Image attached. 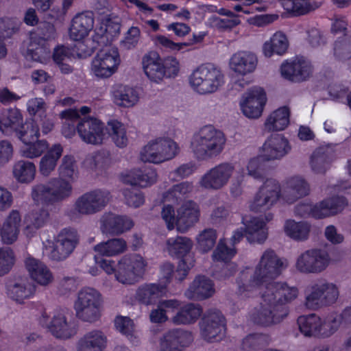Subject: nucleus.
<instances>
[{
  "label": "nucleus",
  "mask_w": 351,
  "mask_h": 351,
  "mask_svg": "<svg viewBox=\"0 0 351 351\" xmlns=\"http://www.w3.org/2000/svg\"><path fill=\"white\" fill-rule=\"evenodd\" d=\"M94 27L93 14L83 12L74 16L69 29V37L73 40L80 41L85 38Z\"/></svg>",
  "instance_id": "obj_29"
},
{
  "label": "nucleus",
  "mask_w": 351,
  "mask_h": 351,
  "mask_svg": "<svg viewBox=\"0 0 351 351\" xmlns=\"http://www.w3.org/2000/svg\"><path fill=\"white\" fill-rule=\"evenodd\" d=\"M339 295L337 285L325 278H319L306 287L304 304L312 310L331 306L337 302Z\"/></svg>",
  "instance_id": "obj_7"
},
{
  "label": "nucleus",
  "mask_w": 351,
  "mask_h": 351,
  "mask_svg": "<svg viewBox=\"0 0 351 351\" xmlns=\"http://www.w3.org/2000/svg\"><path fill=\"white\" fill-rule=\"evenodd\" d=\"M217 237L215 230L213 228L204 229L197 236V247L202 252L210 251L214 247Z\"/></svg>",
  "instance_id": "obj_59"
},
{
  "label": "nucleus",
  "mask_w": 351,
  "mask_h": 351,
  "mask_svg": "<svg viewBox=\"0 0 351 351\" xmlns=\"http://www.w3.org/2000/svg\"><path fill=\"white\" fill-rule=\"evenodd\" d=\"M193 245L192 240L186 237L177 236L171 237L166 240L164 250L169 255L176 258H183L178 265V272L181 273L182 277L180 280H182L187 275L189 270L193 267L194 260L191 256H185Z\"/></svg>",
  "instance_id": "obj_15"
},
{
  "label": "nucleus",
  "mask_w": 351,
  "mask_h": 351,
  "mask_svg": "<svg viewBox=\"0 0 351 351\" xmlns=\"http://www.w3.org/2000/svg\"><path fill=\"white\" fill-rule=\"evenodd\" d=\"M224 83L225 77L221 69L211 64L200 65L189 77V84L193 90L203 95L219 91Z\"/></svg>",
  "instance_id": "obj_8"
},
{
  "label": "nucleus",
  "mask_w": 351,
  "mask_h": 351,
  "mask_svg": "<svg viewBox=\"0 0 351 351\" xmlns=\"http://www.w3.org/2000/svg\"><path fill=\"white\" fill-rule=\"evenodd\" d=\"M226 137L213 125H204L191 138L190 147L195 158L207 160L219 156L224 149Z\"/></svg>",
  "instance_id": "obj_5"
},
{
  "label": "nucleus",
  "mask_w": 351,
  "mask_h": 351,
  "mask_svg": "<svg viewBox=\"0 0 351 351\" xmlns=\"http://www.w3.org/2000/svg\"><path fill=\"white\" fill-rule=\"evenodd\" d=\"M49 49L44 40H38L37 42L36 38H32L31 43L26 53L27 59L43 62L49 57Z\"/></svg>",
  "instance_id": "obj_53"
},
{
  "label": "nucleus",
  "mask_w": 351,
  "mask_h": 351,
  "mask_svg": "<svg viewBox=\"0 0 351 351\" xmlns=\"http://www.w3.org/2000/svg\"><path fill=\"white\" fill-rule=\"evenodd\" d=\"M106 130L114 143L120 148L126 147L128 144V137L125 126L117 120L108 121Z\"/></svg>",
  "instance_id": "obj_51"
},
{
  "label": "nucleus",
  "mask_w": 351,
  "mask_h": 351,
  "mask_svg": "<svg viewBox=\"0 0 351 351\" xmlns=\"http://www.w3.org/2000/svg\"><path fill=\"white\" fill-rule=\"evenodd\" d=\"M125 203L130 207L138 208L145 202L143 193L134 187L124 189L122 191Z\"/></svg>",
  "instance_id": "obj_61"
},
{
  "label": "nucleus",
  "mask_w": 351,
  "mask_h": 351,
  "mask_svg": "<svg viewBox=\"0 0 351 351\" xmlns=\"http://www.w3.org/2000/svg\"><path fill=\"white\" fill-rule=\"evenodd\" d=\"M120 28L121 25L119 23L110 20L106 21L95 29L93 40L99 46H107L119 34Z\"/></svg>",
  "instance_id": "obj_39"
},
{
  "label": "nucleus",
  "mask_w": 351,
  "mask_h": 351,
  "mask_svg": "<svg viewBox=\"0 0 351 351\" xmlns=\"http://www.w3.org/2000/svg\"><path fill=\"white\" fill-rule=\"evenodd\" d=\"M25 268L35 282L42 287L51 285L54 280L53 275L49 268L42 261L33 257H27L25 260Z\"/></svg>",
  "instance_id": "obj_30"
},
{
  "label": "nucleus",
  "mask_w": 351,
  "mask_h": 351,
  "mask_svg": "<svg viewBox=\"0 0 351 351\" xmlns=\"http://www.w3.org/2000/svg\"><path fill=\"white\" fill-rule=\"evenodd\" d=\"M193 341L191 332L174 328L164 333L160 339V347L162 351H182L179 348L188 347Z\"/></svg>",
  "instance_id": "obj_27"
},
{
  "label": "nucleus",
  "mask_w": 351,
  "mask_h": 351,
  "mask_svg": "<svg viewBox=\"0 0 351 351\" xmlns=\"http://www.w3.org/2000/svg\"><path fill=\"white\" fill-rule=\"evenodd\" d=\"M266 103V95L261 87H254L244 93L240 101L243 114L250 119H257L262 114Z\"/></svg>",
  "instance_id": "obj_23"
},
{
  "label": "nucleus",
  "mask_w": 351,
  "mask_h": 351,
  "mask_svg": "<svg viewBox=\"0 0 351 351\" xmlns=\"http://www.w3.org/2000/svg\"><path fill=\"white\" fill-rule=\"evenodd\" d=\"M243 224L245 236L250 243H263L267 239V228L262 217H244Z\"/></svg>",
  "instance_id": "obj_32"
},
{
  "label": "nucleus",
  "mask_w": 351,
  "mask_h": 351,
  "mask_svg": "<svg viewBox=\"0 0 351 351\" xmlns=\"http://www.w3.org/2000/svg\"><path fill=\"white\" fill-rule=\"evenodd\" d=\"M36 172V165L28 160H18L12 166V175L19 183H31L35 179Z\"/></svg>",
  "instance_id": "obj_46"
},
{
  "label": "nucleus",
  "mask_w": 351,
  "mask_h": 351,
  "mask_svg": "<svg viewBox=\"0 0 351 351\" xmlns=\"http://www.w3.org/2000/svg\"><path fill=\"white\" fill-rule=\"evenodd\" d=\"M59 178L51 179L47 184L38 183L32 186L31 197L34 202L53 205L71 196L72 182L78 177V166L75 158L64 156L58 167Z\"/></svg>",
  "instance_id": "obj_3"
},
{
  "label": "nucleus",
  "mask_w": 351,
  "mask_h": 351,
  "mask_svg": "<svg viewBox=\"0 0 351 351\" xmlns=\"http://www.w3.org/2000/svg\"><path fill=\"white\" fill-rule=\"evenodd\" d=\"M36 286L27 277L10 278L5 283V293L11 300L19 304L34 296Z\"/></svg>",
  "instance_id": "obj_24"
},
{
  "label": "nucleus",
  "mask_w": 351,
  "mask_h": 351,
  "mask_svg": "<svg viewBox=\"0 0 351 351\" xmlns=\"http://www.w3.org/2000/svg\"><path fill=\"white\" fill-rule=\"evenodd\" d=\"M120 62L117 48L101 49L92 61L91 71L97 77L107 78L117 71Z\"/></svg>",
  "instance_id": "obj_20"
},
{
  "label": "nucleus",
  "mask_w": 351,
  "mask_h": 351,
  "mask_svg": "<svg viewBox=\"0 0 351 351\" xmlns=\"http://www.w3.org/2000/svg\"><path fill=\"white\" fill-rule=\"evenodd\" d=\"M300 332L306 337H319L321 317L316 314L300 316L298 319Z\"/></svg>",
  "instance_id": "obj_52"
},
{
  "label": "nucleus",
  "mask_w": 351,
  "mask_h": 351,
  "mask_svg": "<svg viewBox=\"0 0 351 351\" xmlns=\"http://www.w3.org/2000/svg\"><path fill=\"white\" fill-rule=\"evenodd\" d=\"M298 296V289L285 282H271L266 285L261 293V300L250 313L254 324L269 327L282 322L289 315L287 304Z\"/></svg>",
  "instance_id": "obj_1"
},
{
  "label": "nucleus",
  "mask_w": 351,
  "mask_h": 351,
  "mask_svg": "<svg viewBox=\"0 0 351 351\" xmlns=\"http://www.w3.org/2000/svg\"><path fill=\"white\" fill-rule=\"evenodd\" d=\"M234 172L230 162H221L207 171L199 179V186L207 190H219L229 182Z\"/></svg>",
  "instance_id": "obj_19"
},
{
  "label": "nucleus",
  "mask_w": 351,
  "mask_h": 351,
  "mask_svg": "<svg viewBox=\"0 0 351 351\" xmlns=\"http://www.w3.org/2000/svg\"><path fill=\"white\" fill-rule=\"evenodd\" d=\"M142 64L145 75L152 82L158 84L166 78L162 60L157 52L146 53L143 58Z\"/></svg>",
  "instance_id": "obj_33"
},
{
  "label": "nucleus",
  "mask_w": 351,
  "mask_h": 351,
  "mask_svg": "<svg viewBox=\"0 0 351 351\" xmlns=\"http://www.w3.org/2000/svg\"><path fill=\"white\" fill-rule=\"evenodd\" d=\"M178 153V145L172 139L157 138L144 146L140 158L145 162L159 164L173 158Z\"/></svg>",
  "instance_id": "obj_11"
},
{
  "label": "nucleus",
  "mask_w": 351,
  "mask_h": 351,
  "mask_svg": "<svg viewBox=\"0 0 351 351\" xmlns=\"http://www.w3.org/2000/svg\"><path fill=\"white\" fill-rule=\"evenodd\" d=\"M283 230L285 234L296 241H304L308 239L311 226L305 221L297 222L293 219L285 221Z\"/></svg>",
  "instance_id": "obj_47"
},
{
  "label": "nucleus",
  "mask_w": 351,
  "mask_h": 351,
  "mask_svg": "<svg viewBox=\"0 0 351 351\" xmlns=\"http://www.w3.org/2000/svg\"><path fill=\"white\" fill-rule=\"evenodd\" d=\"M61 118L64 119L62 123V133L66 138H71L77 131L75 121L78 119V112L75 108H69L60 113Z\"/></svg>",
  "instance_id": "obj_56"
},
{
  "label": "nucleus",
  "mask_w": 351,
  "mask_h": 351,
  "mask_svg": "<svg viewBox=\"0 0 351 351\" xmlns=\"http://www.w3.org/2000/svg\"><path fill=\"white\" fill-rule=\"evenodd\" d=\"M330 254L324 250L313 248L304 251L295 259V268L300 274H320L332 263Z\"/></svg>",
  "instance_id": "obj_10"
},
{
  "label": "nucleus",
  "mask_w": 351,
  "mask_h": 351,
  "mask_svg": "<svg viewBox=\"0 0 351 351\" xmlns=\"http://www.w3.org/2000/svg\"><path fill=\"white\" fill-rule=\"evenodd\" d=\"M63 148L60 144H54L41 158L39 162V172L44 177L49 176L55 170L58 160L61 157Z\"/></svg>",
  "instance_id": "obj_44"
},
{
  "label": "nucleus",
  "mask_w": 351,
  "mask_h": 351,
  "mask_svg": "<svg viewBox=\"0 0 351 351\" xmlns=\"http://www.w3.org/2000/svg\"><path fill=\"white\" fill-rule=\"evenodd\" d=\"M73 308L75 316L80 320L90 324L95 323L101 316L102 295L95 289L84 288L77 293Z\"/></svg>",
  "instance_id": "obj_9"
},
{
  "label": "nucleus",
  "mask_w": 351,
  "mask_h": 351,
  "mask_svg": "<svg viewBox=\"0 0 351 351\" xmlns=\"http://www.w3.org/2000/svg\"><path fill=\"white\" fill-rule=\"evenodd\" d=\"M49 211L45 208L35 209L29 213L27 217V222L28 227L32 226L36 229H38L43 226L49 220Z\"/></svg>",
  "instance_id": "obj_62"
},
{
  "label": "nucleus",
  "mask_w": 351,
  "mask_h": 351,
  "mask_svg": "<svg viewBox=\"0 0 351 351\" xmlns=\"http://www.w3.org/2000/svg\"><path fill=\"white\" fill-rule=\"evenodd\" d=\"M147 265L139 254L125 255L117 264L116 280L123 285H134L143 278Z\"/></svg>",
  "instance_id": "obj_13"
},
{
  "label": "nucleus",
  "mask_w": 351,
  "mask_h": 351,
  "mask_svg": "<svg viewBox=\"0 0 351 351\" xmlns=\"http://www.w3.org/2000/svg\"><path fill=\"white\" fill-rule=\"evenodd\" d=\"M21 149L23 157L33 159L40 156L48 148L49 144L45 140H36L32 143H25Z\"/></svg>",
  "instance_id": "obj_58"
},
{
  "label": "nucleus",
  "mask_w": 351,
  "mask_h": 351,
  "mask_svg": "<svg viewBox=\"0 0 351 351\" xmlns=\"http://www.w3.org/2000/svg\"><path fill=\"white\" fill-rule=\"evenodd\" d=\"M200 335L208 342L221 340L226 330V319L217 309L206 311L199 323Z\"/></svg>",
  "instance_id": "obj_17"
},
{
  "label": "nucleus",
  "mask_w": 351,
  "mask_h": 351,
  "mask_svg": "<svg viewBox=\"0 0 351 351\" xmlns=\"http://www.w3.org/2000/svg\"><path fill=\"white\" fill-rule=\"evenodd\" d=\"M106 337L97 330L86 332L77 344V351H103L106 345Z\"/></svg>",
  "instance_id": "obj_37"
},
{
  "label": "nucleus",
  "mask_w": 351,
  "mask_h": 351,
  "mask_svg": "<svg viewBox=\"0 0 351 351\" xmlns=\"http://www.w3.org/2000/svg\"><path fill=\"white\" fill-rule=\"evenodd\" d=\"M20 28V22L16 19L0 18V38L6 40L17 34Z\"/></svg>",
  "instance_id": "obj_60"
},
{
  "label": "nucleus",
  "mask_w": 351,
  "mask_h": 351,
  "mask_svg": "<svg viewBox=\"0 0 351 351\" xmlns=\"http://www.w3.org/2000/svg\"><path fill=\"white\" fill-rule=\"evenodd\" d=\"M23 123V116L17 108H10L0 118V130L7 135L16 133Z\"/></svg>",
  "instance_id": "obj_45"
},
{
  "label": "nucleus",
  "mask_w": 351,
  "mask_h": 351,
  "mask_svg": "<svg viewBox=\"0 0 351 351\" xmlns=\"http://www.w3.org/2000/svg\"><path fill=\"white\" fill-rule=\"evenodd\" d=\"M281 4L288 12L294 16H301L318 8L320 5L313 0H280Z\"/></svg>",
  "instance_id": "obj_49"
},
{
  "label": "nucleus",
  "mask_w": 351,
  "mask_h": 351,
  "mask_svg": "<svg viewBox=\"0 0 351 351\" xmlns=\"http://www.w3.org/2000/svg\"><path fill=\"white\" fill-rule=\"evenodd\" d=\"M157 173L154 169L145 167L134 169L123 175L122 180L124 183L132 186L147 187L157 181Z\"/></svg>",
  "instance_id": "obj_34"
},
{
  "label": "nucleus",
  "mask_w": 351,
  "mask_h": 351,
  "mask_svg": "<svg viewBox=\"0 0 351 351\" xmlns=\"http://www.w3.org/2000/svg\"><path fill=\"white\" fill-rule=\"evenodd\" d=\"M289 47V40L282 32L274 33L269 40L263 45V53L267 58H271L274 54L284 55Z\"/></svg>",
  "instance_id": "obj_42"
},
{
  "label": "nucleus",
  "mask_w": 351,
  "mask_h": 351,
  "mask_svg": "<svg viewBox=\"0 0 351 351\" xmlns=\"http://www.w3.org/2000/svg\"><path fill=\"white\" fill-rule=\"evenodd\" d=\"M334 53L339 60H350L351 58V37L337 40L335 44Z\"/></svg>",
  "instance_id": "obj_64"
},
{
  "label": "nucleus",
  "mask_w": 351,
  "mask_h": 351,
  "mask_svg": "<svg viewBox=\"0 0 351 351\" xmlns=\"http://www.w3.org/2000/svg\"><path fill=\"white\" fill-rule=\"evenodd\" d=\"M202 313L199 304L188 303L180 306L177 313L171 318L174 325H189L197 322Z\"/></svg>",
  "instance_id": "obj_38"
},
{
  "label": "nucleus",
  "mask_w": 351,
  "mask_h": 351,
  "mask_svg": "<svg viewBox=\"0 0 351 351\" xmlns=\"http://www.w3.org/2000/svg\"><path fill=\"white\" fill-rule=\"evenodd\" d=\"M341 325V319L337 314L332 313L321 318V326L319 330V337L327 338L331 337L339 329Z\"/></svg>",
  "instance_id": "obj_57"
},
{
  "label": "nucleus",
  "mask_w": 351,
  "mask_h": 351,
  "mask_svg": "<svg viewBox=\"0 0 351 351\" xmlns=\"http://www.w3.org/2000/svg\"><path fill=\"white\" fill-rule=\"evenodd\" d=\"M100 222L102 233L110 236L120 235L134 226V222L130 217L112 213H104Z\"/></svg>",
  "instance_id": "obj_25"
},
{
  "label": "nucleus",
  "mask_w": 351,
  "mask_h": 351,
  "mask_svg": "<svg viewBox=\"0 0 351 351\" xmlns=\"http://www.w3.org/2000/svg\"><path fill=\"white\" fill-rule=\"evenodd\" d=\"M140 97L139 90L129 86H119L113 91L114 102L123 108L134 107L139 101Z\"/></svg>",
  "instance_id": "obj_40"
},
{
  "label": "nucleus",
  "mask_w": 351,
  "mask_h": 351,
  "mask_svg": "<svg viewBox=\"0 0 351 351\" xmlns=\"http://www.w3.org/2000/svg\"><path fill=\"white\" fill-rule=\"evenodd\" d=\"M288 141L281 134L269 137L262 146L261 157L266 161L280 160L290 151Z\"/></svg>",
  "instance_id": "obj_26"
},
{
  "label": "nucleus",
  "mask_w": 351,
  "mask_h": 351,
  "mask_svg": "<svg viewBox=\"0 0 351 351\" xmlns=\"http://www.w3.org/2000/svg\"><path fill=\"white\" fill-rule=\"evenodd\" d=\"M332 151L328 147L316 149L311 155L310 165L315 173H324L328 169L332 160Z\"/></svg>",
  "instance_id": "obj_48"
},
{
  "label": "nucleus",
  "mask_w": 351,
  "mask_h": 351,
  "mask_svg": "<svg viewBox=\"0 0 351 351\" xmlns=\"http://www.w3.org/2000/svg\"><path fill=\"white\" fill-rule=\"evenodd\" d=\"M15 134L24 144L32 143L39 137V127L34 120L28 121L21 125Z\"/></svg>",
  "instance_id": "obj_55"
},
{
  "label": "nucleus",
  "mask_w": 351,
  "mask_h": 351,
  "mask_svg": "<svg viewBox=\"0 0 351 351\" xmlns=\"http://www.w3.org/2000/svg\"><path fill=\"white\" fill-rule=\"evenodd\" d=\"M282 76L292 82L306 80L312 73L309 62L304 58H295L291 62L283 63L280 69Z\"/></svg>",
  "instance_id": "obj_28"
},
{
  "label": "nucleus",
  "mask_w": 351,
  "mask_h": 351,
  "mask_svg": "<svg viewBox=\"0 0 351 351\" xmlns=\"http://www.w3.org/2000/svg\"><path fill=\"white\" fill-rule=\"evenodd\" d=\"M166 289L165 285L156 283L145 284L140 286L136 291V300L145 305H151L155 303Z\"/></svg>",
  "instance_id": "obj_43"
},
{
  "label": "nucleus",
  "mask_w": 351,
  "mask_h": 351,
  "mask_svg": "<svg viewBox=\"0 0 351 351\" xmlns=\"http://www.w3.org/2000/svg\"><path fill=\"white\" fill-rule=\"evenodd\" d=\"M147 265L139 254L125 255L117 264L116 280L123 285H134L143 278Z\"/></svg>",
  "instance_id": "obj_12"
},
{
  "label": "nucleus",
  "mask_w": 351,
  "mask_h": 351,
  "mask_svg": "<svg viewBox=\"0 0 351 351\" xmlns=\"http://www.w3.org/2000/svg\"><path fill=\"white\" fill-rule=\"evenodd\" d=\"M46 327L55 337L67 339L77 333V325L73 313L64 308L55 311Z\"/></svg>",
  "instance_id": "obj_18"
},
{
  "label": "nucleus",
  "mask_w": 351,
  "mask_h": 351,
  "mask_svg": "<svg viewBox=\"0 0 351 351\" xmlns=\"http://www.w3.org/2000/svg\"><path fill=\"white\" fill-rule=\"evenodd\" d=\"M77 243L78 235L75 230L63 229L56 238L49 258L56 261L64 260L73 252Z\"/></svg>",
  "instance_id": "obj_21"
},
{
  "label": "nucleus",
  "mask_w": 351,
  "mask_h": 351,
  "mask_svg": "<svg viewBox=\"0 0 351 351\" xmlns=\"http://www.w3.org/2000/svg\"><path fill=\"white\" fill-rule=\"evenodd\" d=\"M267 343V335L261 333L250 334L243 339L241 348L245 351H252Z\"/></svg>",
  "instance_id": "obj_63"
},
{
  "label": "nucleus",
  "mask_w": 351,
  "mask_h": 351,
  "mask_svg": "<svg viewBox=\"0 0 351 351\" xmlns=\"http://www.w3.org/2000/svg\"><path fill=\"white\" fill-rule=\"evenodd\" d=\"M290 110L283 106L274 111L265 121V125L267 130H283L289 123Z\"/></svg>",
  "instance_id": "obj_50"
},
{
  "label": "nucleus",
  "mask_w": 351,
  "mask_h": 351,
  "mask_svg": "<svg viewBox=\"0 0 351 351\" xmlns=\"http://www.w3.org/2000/svg\"><path fill=\"white\" fill-rule=\"evenodd\" d=\"M346 204L345 198L333 197L315 205L307 203L300 204L295 206V213L302 217L311 216L316 219H322L341 212Z\"/></svg>",
  "instance_id": "obj_14"
},
{
  "label": "nucleus",
  "mask_w": 351,
  "mask_h": 351,
  "mask_svg": "<svg viewBox=\"0 0 351 351\" xmlns=\"http://www.w3.org/2000/svg\"><path fill=\"white\" fill-rule=\"evenodd\" d=\"M21 223L20 213L16 210H11L1 228L0 235L3 243L11 245L18 239Z\"/></svg>",
  "instance_id": "obj_36"
},
{
  "label": "nucleus",
  "mask_w": 351,
  "mask_h": 351,
  "mask_svg": "<svg viewBox=\"0 0 351 351\" xmlns=\"http://www.w3.org/2000/svg\"><path fill=\"white\" fill-rule=\"evenodd\" d=\"M111 199L110 191L95 189L80 195L74 203V210L82 215H90L101 211Z\"/></svg>",
  "instance_id": "obj_16"
},
{
  "label": "nucleus",
  "mask_w": 351,
  "mask_h": 351,
  "mask_svg": "<svg viewBox=\"0 0 351 351\" xmlns=\"http://www.w3.org/2000/svg\"><path fill=\"white\" fill-rule=\"evenodd\" d=\"M285 267L282 260L273 250H266L254 272L247 268L239 273L236 280L237 293L243 298L254 296L261 285L278 278Z\"/></svg>",
  "instance_id": "obj_4"
},
{
  "label": "nucleus",
  "mask_w": 351,
  "mask_h": 351,
  "mask_svg": "<svg viewBox=\"0 0 351 351\" xmlns=\"http://www.w3.org/2000/svg\"><path fill=\"white\" fill-rule=\"evenodd\" d=\"M128 249L126 241L121 238L110 239L95 245V258L115 256L124 253Z\"/></svg>",
  "instance_id": "obj_41"
},
{
  "label": "nucleus",
  "mask_w": 351,
  "mask_h": 351,
  "mask_svg": "<svg viewBox=\"0 0 351 351\" xmlns=\"http://www.w3.org/2000/svg\"><path fill=\"white\" fill-rule=\"evenodd\" d=\"M176 213V215L172 206L165 205L161 210V217L169 230L176 228L180 233H185L193 227L200 216L199 206L192 200L183 202L178 208Z\"/></svg>",
  "instance_id": "obj_6"
},
{
  "label": "nucleus",
  "mask_w": 351,
  "mask_h": 351,
  "mask_svg": "<svg viewBox=\"0 0 351 351\" xmlns=\"http://www.w3.org/2000/svg\"><path fill=\"white\" fill-rule=\"evenodd\" d=\"M104 124L95 117H84L77 123V132L86 143L100 145L105 137Z\"/></svg>",
  "instance_id": "obj_22"
},
{
  "label": "nucleus",
  "mask_w": 351,
  "mask_h": 351,
  "mask_svg": "<svg viewBox=\"0 0 351 351\" xmlns=\"http://www.w3.org/2000/svg\"><path fill=\"white\" fill-rule=\"evenodd\" d=\"M193 185L189 182H182L175 184L163 195L165 202H178L186 198L192 192Z\"/></svg>",
  "instance_id": "obj_54"
},
{
  "label": "nucleus",
  "mask_w": 351,
  "mask_h": 351,
  "mask_svg": "<svg viewBox=\"0 0 351 351\" xmlns=\"http://www.w3.org/2000/svg\"><path fill=\"white\" fill-rule=\"evenodd\" d=\"M213 282L210 279L199 276L196 277L184 293L189 300H201L206 299L214 293Z\"/></svg>",
  "instance_id": "obj_35"
},
{
  "label": "nucleus",
  "mask_w": 351,
  "mask_h": 351,
  "mask_svg": "<svg viewBox=\"0 0 351 351\" xmlns=\"http://www.w3.org/2000/svg\"><path fill=\"white\" fill-rule=\"evenodd\" d=\"M258 58L249 51H240L234 53L230 60L229 66L234 73L245 75L252 73L256 68Z\"/></svg>",
  "instance_id": "obj_31"
},
{
  "label": "nucleus",
  "mask_w": 351,
  "mask_h": 351,
  "mask_svg": "<svg viewBox=\"0 0 351 351\" xmlns=\"http://www.w3.org/2000/svg\"><path fill=\"white\" fill-rule=\"evenodd\" d=\"M310 186L302 177L294 176L289 178L283 185L275 179H267L249 203L250 210L258 213L269 210L280 197L288 204H293L310 193Z\"/></svg>",
  "instance_id": "obj_2"
}]
</instances>
